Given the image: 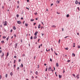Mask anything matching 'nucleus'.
Wrapping results in <instances>:
<instances>
[{"instance_id": "nucleus-47", "label": "nucleus", "mask_w": 80, "mask_h": 80, "mask_svg": "<svg viewBox=\"0 0 80 80\" xmlns=\"http://www.w3.org/2000/svg\"><path fill=\"white\" fill-rule=\"evenodd\" d=\"M0 27H1V28H2V25H0Z\"/></svg>"}, {"instance_id": "nucleus-14", "label": "nucleus", "mask_w": 80, "mask_h": 80, "mask_svg": "<svg viewBox=\"0 0 80 80\" xmlns=\"http://www.w3.org/2000/svg\"><path fill=\"white\" fill-rule=\"evenodd\" d=\"M10 75H11V76H12L13 75V73L12 72H11L10 73Z\"/></svg>"}, {"instance_id": "nucleus-58", "label": "nucleus", "mask_w": 80, "mask_h": 80, "mask_svg": "<svg viewBox=\"0 0 80 80\" xmlns=\"http://www.w3.org/2000/svg\"><path fill=\"white\" fill-rule=\"evenodd\" d=\"M43 35H44V34H42V36H43Z\"/></svg>"}, {"instance_id": "nucleus-44", "label": "nucleus", "mask_w": 80, "mask_h": 80, "mask_svg": "<svg viewBox=\"0 0 80 80\" xmlns=\"http://www.w3.org/2000/svg\"><path fill=\"white\" fill-rule=\"evenodd\" d=\"M20 61H21V59H19V61H18V62H20Z\"/></svg>"}, {"instance_id": "nucleus-51", "label": "nucleus", "mask_w": 80, "mask_h": 80, "mask_svg": "<svg viewBox=\"0 0 80 80\" xmlns=\"http://www.w3.org/2000/svg\"><path fill=\"white\" fill-rule=\"evenodd\" d=\"M42 24L43 25H44V24H43V23L42 22Z\"/></svg>"}, {"instance_id": "nucleus-17", "label": "nucleus", "mask_w": 80, "mask_h": 80, "mask_svg": "<svg viewBox=\"0 0 80 80\" xmlns=\"http://www.w3.org/2000/svg\"><path fill=\"white\" fill-rule=\"evenodd\" d=\"M76 4H78V1H76L75 2Z\"/></svg>"}, {"instance_id": "nucleus-28", "label": "nucleus", "mask_w": 80, "mask_h": 80, "mask_svg": "<svg viewBox=\"0 0 80 80\" xmlns=\"http://www.w3.org/2000/svg\"><path fill=\"white\" fill-rule=\"evenodd\" d=\"M65 50H68V48H65Z\"/></svg>"}, {"instance_id": "nucleus-11", "label": "nucleus", "mask_w": 80, "mask_h": 80, "mask_svg": "<svg viewBox=\"0 0 80 80\" xmlns=\"http://www.w3.org/2000/svg\"><path fill=\"white\" fill-rule=\"evenodd\" d=\"M60 1H56V3H60Z\"/></svg>"}, {"instance_id": "nucleus-49", "label": "nucleus", "mask_w": 80, "mask_h": 80, "mask_svg": "<svg viewBox=\"0 0 80 80\" xmlns=\"http://www.w3.org/2000/svg\"><path fill=\"white\" fill-rule=\"evenodd\" d=\"M12 31H13V30L11 29V32H12Z\"/></svg>"}, {"instance_id": "nucleus-46", "label": "nucleus", "mask_w": 80, "mask_h": 80, "mask_svg": "<svg viewBox=\"0 0 80 80\" xmlns=\"http://www.w3.org/2000/svg\"><path fill=\"white\" fill-rule=\"evenodd\" d=\"M67 62H70V60H68L67 61Z\"/></svg>"}, {"instance_id": "nucleus-41", "label": "nucleus", "mask_w": 80, "mask_h": 80, "mask_svg": "<svg viewBox=\"0 0 80 80\" xmlns=\"http://www.w3.org/2000/svg\"><path fill=\"white\" fill-rule=\"evenodd\" d=\"M21 20H23V17H22L21 18Z\"/></svg>"}, {"instance_id": "nucleus-36", "label": "nucleus", "mask_w": 80, "mask_h": 80, "mask_svg": "<svg viewBox=\"0 0 80 80\" xmlns=\"http://www.w3.org/2000/svg\"><path fill=\"white\" fill-rule=\"evenodd\" d=\"M31 21H34V19H31Z\"/></svg>"}, {"instance_id": "nucleus-53", "label": "nucleus", "mask_w": 80, "mask_h": 80, "mask_svg": "<svg viewBox=\"0 0 80 80\" xmlns=\"http://www.w3.org/2000/svg\"><path fill=\"white\" fill-rule=\"evenodd\" d=\"M44 65H45V66H46V65H47V64L45 63L44 64Z\"/></svg>"}, {"instance_id": "nucleus-32", "label": "nucleus", "mask_w": 80, "mask_h": 80, "mask_svg": "<svg viewBox=\"0 0 80 80\" xmlns=\"http://www.w3.org/2000/svg\"><path fill=\"white\" fill-rule=\"evenodd\" d=\"M30 39H33V37L32 36H31L30 38Z\"/></svg>"}, {"instance_id": "nucleus-21", "label": "nucleus", "mask_w": 80, "mask_h": 80, "mask_svg": "<svg viewBox=\"0 0 80 80\" xmlns=\"http://www.w3.org/2000/svg\"><path fill=\"white\" fill-rule=\"evenodd\" d=\"M9 55V53H8V52L7 53V57H8V55Z\"/></svg>"}, {"instance_id": "nucleus-42", "label": "nucleus", "mask_w": 80, "mask_h": 80, "mask_svg": "<svg viewBox=\"0 0 80 80\" xmlns=\"http://www.w3.org/2000/svg\"><path fill=\"white\" fill-rule=\"evenodd\" d=\"M39 65H38V68H39Z\"/></svg>"}, {"instance_id": "nucleus-64", "label": "nucleus", "mask_w": 80, "mask_h": 80, "mask_svg": "<svg viewBox=\"0 0 80 80\" xmlns=\"http://www.w3.org/2000/svg\"><path fill=\"white\" fill-rule=\"evenodd\" d=\"M63 73H65V70H63Z\"/></svg>"}, {"instance_id": "nucleus-8", "label": "nucleus", "mask_w": 80, "mask_h": 80, "mask_svg": "<svg viewBox=\"0 0 80 80\" xmlns=\"http://www.w3.org/2000/svg\"><path fill=\"white\" fill-rule=\"evenodd\" d=\"M2 55L1 56L2 57H3V56H4V53H3V52H2Z\"/></svg>"}, {"instance_id": "nucleus-23", "label": "nucleus", "mask_w": 80, "mask_h": 80, "mask_svg": "<svg viewBox=\"0 0 80 80\" xmlns=\"http://www.w3.org/2000/svg\"><path fill=\"white\" fill-rule=\"evenodd\" d=\"M22 57H25V54H23L22 55Z\"/></svg>"}, {"instance_id": "nucleus-59", "label": "nucleus", "mask_w": 80, "mask_h": 80, "mask_svg": "<svg viewBox=\"0 0 80 80\" xmlns=\"http://www.w3.org/2000/svg\"><path fill=\"white\" fill-rule=\"evenodd\" d=\"M42 28H44L43 27H41V29H42Z\"/></svg>"}, {"instance_id": "nucleus-16", "label": "nucleus", "mask_w": 80, "mask_h": 80, "mask_svg": "<svg viewBox=\"0 0 80 80\" xmlns=\"http://www.w3.org/2000/svg\"><path fill=\"white\" fill-rule=\"evenodd\" d=\"M1 43H5V41H2L1 42Z\"/></svg>"}, {"instance_id": "nucleus-6", "label": "nucleus", "mask_w": 80, "mask_h": 80, "mask_svg": "<svg viewBox=\"0 0 80 80\" xmlns=\"http://www.w3.org/2000/svg\"><path fill=\"white\" fill-rule=\"evenodd\" d=\"M38 33V32H35V33L34 34L35 35V36H37V34Z\"/></svg>"}, {"instance_id": "nucleus-3", "label": "nucleus", "mask_w": 80, "mask_h": 80, "mask_svg": "<svg viewBox=\"0 0 80 80\" xmlns=\"http://www.w3.org/2000/svg\"><path fill=\"white\" fill-rule=\"evenodd\" d=\"M17 23L18 24H22V22L20 21H17Z\"/></svg>"}, {"instance_id": "nucleus-25", "label": "nucleus", "mask_w": 80, "mask_h": 80, "mask_svg": "<svg viewBox=\"0 0 80 80\" xmlns=\"http://www.w3.org/2000/svg\"><path fill=\"white\" fill-rule=\"evenodd\" d=\"M47 68H46V69L45 70L46 72H47V70L48 69V68H47Z\"/></svg>"}, {"instance_id": "nucleus-63", "label": "nucleus", "mask_w": 80, "mask_h": 80, "mask_svg": "<svg viewBox=\"0 0 80 80\" xmlns=\"http://www.w3.org/2000/svg\"><path fill=\"white\" fill-rule=\"evenodd\" d=\"M51 50H52V52H53V49L52 48H51Z\"/></svg>"}, {"instance_id": "nucleus-48", "label": "nucleus", "mask_w": 80, "mask_h": 80, "mask_svg": "<svg viewBox=\"0 0 80 80\" xmlns=\"http://www.w3.org/2000/svg\"><path fill=\"white\" fill-rule=\"evenodd\" d=\"M69 36H66L64 38H67V37H68Z\"/></svg>"}, {"instance_id": "nucleus-61", "label": "nucleus", "mask_w": 80, "mask_h": 80, "mask_svg": "<svg viewBox=\"0 0 80 80\" xmlns=\"http://www.w3.org/2000/svg\"><path fill=\"white\" fill-rule=\"evenodd\" d=\"M19 8V6H17V8Z\"/></svg>"}, {"instance_id": "nucleus-62", "label": "nucleus", "mask_w": 80, "mask_h": 80, "mask_svg": "<svg viewBox=\"0 0 80 80\" xmlns=\"http://www.w3.org/2000/svg\"><path fill=\"white\" fill-rule=\"evenodd\" d=\"M21 42L22 43V39H21Z\"/></svg>"}, {"instance_id": "nucleus-40", "label": "nucleus", "mask_w": 80, "mask_h": 80, "mask_svg": "<svg viewBox=\"0 0 80 80\" xmlns=\"http://www.w3.org/2000/svg\"><path fill=\"white\" fill-rule=\"evenodd\" d=\"M50 62H52V59L50 58Z\"/></svg>"}, {"instance_id": "nucleus-9", "label": "nucleus", "mask_w": 80, "mask_h": 80, "mask_svg": "<svg viewBox=\"0 0 80 80\" xmlns=\"http://www.w3.org/2000/svg\"><path fill=\"white\" fill-rule=\"evenodd\" d=\"M35 74H36V75H38V72L37 71H36L35 72Z\"/></svg>"}, {"instance_id": "nucleus-52", "label": "nucleus", "mask_w": 80, "mask_h": 80, "mask_svg": "<svg viewBox=\"0 0 80 80\" xmlns=\"http://www.w3.org/2000/svg\"><path fill=\"white\" fill-rule=\"evenodd\" d=\"M26 9H28V10H29V8H26Z\"/></svg>"}, {"instance_id": "nucleus-29", "label": "nucleus", "mask_w": 80, "mask_h": 80, "mask_svg": "<svg viewBox=\"0 0 80 80\" xmlns=\"http://www.w3.org/2000/svg\"><path fill=\"white\" fill-rule=\"evenodd\" d=\"M57 13L58 14H60V12H57Z\"/></svg>"}, {"instance_id": "nucleus-10", "label": "nucleus", "mask_w": 80, "mask_h": 80, "mask_svg": "<svg viewBox=\"0 0 80 80\" xmlns=\"http://www.w3.org/2000/svg\"><path fill=\"white\" fill-rule=\"evenodd\" d=\"M59 78H62V75H59Z\"/></svg>"}, {"instance_id": "nucleus-33", "label": "nucleus", "mask_w": 80, "mask_h": 80, "mask_svg": "<svg viewBox=\"0 0 80 80\" xmlns=\"http://www.w3.org/2000/svg\"><path fill=\"white\" fill-rule=\"evenodd\" d=\"M60 39H59V41H58L59 43H60Z\"/></svg>"}, {"instance_id": "nucleus-60", "label": "nucleus", "mask_w": 80, "mask_h": 80, "mask_svg": "<svg viewBox=\"0 0 80 80\" xmlns=\"http://www.w3.org/2000/svg\"><path fill=\"white\" fill-rule=\"evenodd\" d=\"M2 50H0V53H2Z\"/></svg>"}, {"instance_id": "nucleus-18", "label": "nucleus", "mask_w": 80, "mask_h": 80, "mask_svg": "<svg viewBox=\"0 0 80 80\" xmlns=\"http://www.w3.org/2000/svg\"><path fill=\"white\" fill-rule=\"evenodd\" d=\"M56 66L58 67V63H56Z\"/></svg>"}, {"instance_id": "nucleus-24", "label": "nucleus", "mask_w": 80, "mask_h": 80, "mask_svg": "<svg viewBox=\"0 0 80 80\" xmlns=\"http://www.w3.org/2000/svg\"><path fill=\"white\" fill-rule=\"evenodd\" d=\"M72 56H74V57H75V54H74L73 53H72Z\"/></svg>"}, {"instance_id": "nucleus-12", "label": "nucleus", "mask_w": 80, "mask_h": 80, "mask_svg": "<svg viewBox=\"0 0 80 80\" xmlns=\"http://www.w3.org/2000/svg\"><path fill=\"white\" fill-rule=\"evenodd\" d=\"M33 38L34 39H36V38H37V36H35L33 37Z\"/></svg>"}, {"instance_id": "nucleus-55", "label": "nucleus", "mask_w": 80, "mask_h": 80, "mask_svg": "<svg viewBox=\"0 0 80 80\" xmlns=\"http://www.w3.org/2000/svg\"><path fill=\"white\" fill-rule=\"evenodd\" d=\"M16 67V65H14V67Z\"/></svg>"}, {"instance_id": "nucleus-50", "label": "nucleus", "mask_w": 80, "mask_h": 80, "mask_svg": "<svg viewBox=\"0 0 80 80\" xmlns=\"http://www.w3.org/2000/svg\"><path fill=\"white\" fill-rule=\"evenodd\" d=\"M2 78V76H1V75H0V79H1Z\"/></svg>"}, {"instance_id": "nucleus-35", "label": "nucleus", "mask_w": 80, "mask_h": 80, "mask_svg": "<svg viewBox=\"0 0 80 80\" xmlns=\"http://www.w3.org/2000/svg\"><path fill=\"white\" fill-rule=\"evenodd\" d=\"M34 14L36 15H37V12H36L35 13H34Z\"/></svg>"}, {"instance_id": "nucleus-20", "label": "nucleus", "mask_w": 80, "mask_h": 80, "mask_svg": "<svg viewBox=\"0 0 80 80\" xmlns=\"http://www.w3.org/2000/svg\"><path fill=\"white\" fill-rule=\"evenodd\" d=\"M52 27H54L55 28L56 27V26L54 25L52 26Z\"/></svg>"}, {"instance_id": "nucleus-19", "label": "nucleus", "mask_w": 80, "mask_h": 80, "mask_svg": "<svg viewBox=\"0 0 80 80\" xmlns=\"http://www.w3.org/2000/svg\"><path fill=\"white\" fill-rule=\"evenodd\" d=\"M9 38V36H8V37L7 38H6V40H7V41H8V39Z\"/></svg>"}, {"instance_id": "nucleus-22", "label": "nucleus", "mask_w": 80, "mask_h": 80, "mask_svg": "<svg viewBox=\"0 0 80 80\" xmlns=\"http://www.w3.org/2000/svg\"><path fill=\"white\" fill-rule=\"evenodd\" d=\"M25 26H28V24H27V23H25Z\"/></svg>"}, {"instance_id": "nucleus-27", "label": "nucleus", "mask_w": 80, "mask_h": 80, "mask_svg": "<svg viewBox=\"0 0 80 80\" xmlns=\"http://www.w3.org/2000/svg\"><path fill=\"white\" fill-rule=\"evenodd\" d=\"M16 17H19V15H18V14H17V15H16Z\"/></svg>"}, {"instance_id": "nucleus-15", "label": "nucleus", "mask_w": 80, "mask_h": 80, "mask_svg": "<svg viewBox=\"0 0 80 80\" xmlns=\"http://www.w3.org/2000/svg\"><path fill=\"white\" fill-rule=\"evenodd\" d=\"M79 76V74H77L76 75V76L75 77V78H77V77H78Z\"/></svg>"}, {"instance_id": "nucleus-1", "label": "nucleus", "mask_w": 80, "mask_h": 80, "mask_svg": "<svg viewBox=\"0 0 80 80\" xmlns=\"http://www.w3.org/2000/svg\"><path fill=\"white\" fill-rule=\"evenodd\" d=\"M7 23H8L7 21H5L4 22V26H6V25H7Z\"/></svg>"}, {"instance_id": "nucleus-39", "label": "nucleus", "mask_w": 80, "mask_h": 80, "mask_svg": "<svg viewBox=\"0 0 80 80\" xmlns=\"http://www.w3.org/2000/svg\"><path fill=\"white\" fill-rule=\"evenodd\" d=\"M77 8L78 9L79 11H80V9L79 8V7H78Z\"/></svg>"}, {"instance_id": "nucleus-43", "label": "nucleus", "mask_w": 80, "mask_h": 80, "mask_svg": "<svg viewBox=\"0 0 80 80\" xmlns=\"http://www.w3.org/2000/svg\"><path fill=\"white\" fill-rule=\"evenodd\" d=\"M53 5V3H52V4H51V7H52V5Z\"/></svg>"}, {"instance_id": "nucleus-57", "label": "nucleus", "mask_w": 80, "mask_h": 80, "mask_svg": "<svg viewBox=\"0 0 80 80\" xmlns=\"http://www.w3.org/2000/svg\"><path fill=\"white\" fill-rule=\"evenodd\" d=\"M77 35H79V33H78H78H77Z\"/></svg>"}, {"instance_id": "nucleus-38", "label": "nucleus", "mask_w": 80, "mask_h": 80, "mask_svg": "<svg viewBox=\"0 0 80 80\" xmlns=\"http://www.w3.org/2000/svg\"><path fill=\"white\" fill-rule=\"evenodd\" d=\"M73 76L74 77H75V74H73Z\"/></svg>"}, {"instance_id": "nucleus-45", "label": "nucleus", "mask_w": 80, "mask_h": 80, "mask_svg": "<svg viewBox=\"0 0 80 80\" xmlns=\"http://www.w3.org/2000/svg\"><path fill=\"white\" fill-rule=\"evenodd\" d=\"M16 62V60H14V63H15Z\"/></svg>"}, {"instance_id": "nucleus-30", "label": "nucleus", "mask_w": 80, "mask_h": 80, "mask_svg": "<svg viewBox=\"0 0 80 80\" xmlns=\"http://www.w3.org/2000/svg\"><path fill=\"white\" fill-rule=\"evenodd\" d=\"M8 75H7V74H6V75H5V77H6V78H7Z\"/></svg>"}, {"instance_id": "nucleus-31", "label": "nucleus", "mask_w": 80, "mask_h": 80, "mask_svg": "<svg viewBox=\"0 0 80 80\" xmlns=\"http://www.w3.org/2000/svg\"><path fill=\"white\" fill-rule=\"evenodd\" d=\"M23 64H21V67L23 68Z\"/></svg>"}, {"instance_id": "nucleus-26", "label": "nucleus", "mask_w": 80, "mask_h": 80, "mask_svg": "<svg viewBox=\"0 0 80 80\" xmlns=\"http://www.w3.org/2000/svg\"><path fill=\"white\" fill-rule=\"evenodd\" d=\"M67 17H69V14H67L66 16Z\"/></svg>"}, {"instance_id": "nucleus-56", "label": "nucleus", "mask_w": 80, "mask_h": 80, "mask_svg": "<svg viewBox=\"0 0 80 80\" xmlns=\"http://www.w3.org/2000/svg\"><path fill=\"white\" fill-rule=\"evenodd\" d=\"M27 2H29V0H27Z\"/></svg>"}, {"instance_id": "nucleus-7", "label": "nucleus", "mask_w": 80, "mask_h": 80, "mask_svg": "<svg viewBox=\"0 0 80 80\" xmlns=\"http://www.w3.org/2000/svg\"><path fill=\"white\" fill-rule=\"evenodd\" d=\"M40 26H41V25L39 24L38 26V28H40Z\"/></svg>"}, {"instance_id": "nucleus-4", "label": "nucleus", "mask_w": 80, "mask_h": 80, "mask_svg": "<svg viewBox=\"0 0 80 80\" xmlns=\"http://www.w3.org/2000/svg\"><path fill=\"white\" fill-rule=\"evenodd\" d=\"M17 45H18V43H17L15 44V48H17Z\"/></svg>"}, {"instance_id": "nucleus-13", "label": "nucleus", "mask_w": 80, "mask_h": 80, "mask_svg": "<svg viewBox=\"0 0 80 80\" xmlns=\"http://www.w3.org/2000/svg\"><path fill=\"white\" fill-rule=\"evenodd\" d=\"M2 38H4L5 39V38H6V36H4L2 37Z\"/></svg>"}, {"instance_id": "nucleus-2", "label": "nucleus", "mask_w": 80, "mask_h": 80, "mask_svg": "<svg viewBox=\"0 0 80 80\" xmlns=\"http://www.w3.org/2000/svg\"><path fill=\"white\" fill-rule=\"evenodd\" d=\"M48 71H52V68L51 67H49V68H48Z\"/></svg>"}, {"instance_id": "nucleus-34", "label": "nucleus", "mask_w": 80, "mask_h": 80, "mask_svg": "<svg viewBox=\"0 0 80 80\" xmlns=\"http://www.w3.org/2000/svg\"><path fill=\"white\" fill-rule=\"evenodd\" d=\"M55 53L56 55H58V54L56 53V52H55Z\"/></svg>"}, {"instance_id": "nucleus-37", "label": "nucleus", "mask_w": 80, "mask_h": 80, "mask_svg": "<svg viewBox=\"0 0 80 80\" xmlns=\"http://www.w3.org/2000/svg\"><path fill=\"white\" fill-rule=\"evenodd\" d=\"M14 58H17V56H14Z\"/></svg>"}, {"instance_id": "nucleus-5", "label": "nucleus", "mask_w": 80, "mask_h": 80, "mask_svg": "<svg viewBox=\"0 0 80 80\" xmlns=\"http://www.w3.org/2000/svg\"><path fill=\"white\" fill-rule=\"evenodd\" d=\"M13 30H16V29H17V28H15V26H13Z\"/></svg>"}, {"instance_id": "nucleus-54", "label": "nucleus", "mask_w": 80, "mask_h": 80, "mask_svg": "<svg viewBox=\"0 0 80 80\" xmlns=\"http://www.w3.org/2000/svg\"><path fill=\"white\" fill-rule=\"evenodd\" d=\"M17 70H19V67H18Z\"/></svg>"}]
</instances>
